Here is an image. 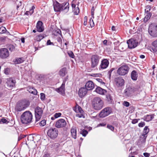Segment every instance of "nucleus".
Returning a JSON list of instances; mask_svg holds the SVG:
<instances>
[{
  "label": "nucleus",
  "instance_id": "f257e3e1",
  "mask_svg": "<svg viewBox=\"0 0 157 157\" xmlns=\"http://www.w3.org/2000/svg\"><path fill=\"white\" fill-rule=\"evenodd\" d=\"M69 4L68 2H64L60 4L57 2H54L53 7L56 12L60 11L61 10H64L65 12H67L69 9Z\"/></svg>",
  "mask_w": 157,
  "mask_h": 157
},
{
  "label": "nucleus",
  "instance_id": "f03ea898",
  "mask_svg": "<svg viewBox=\"0 0 157 157\" xmlns=\"http://www.w3.org/2000/svg\"><path fill=\"white\" fill-rule=\"evenodd\" d=\"M104 105L103 101L99 97H95L93 100L92 105L93 108L96 110L102 109Z\"/></svg>",
  "mask_w": 157,
  "mask_h": 157
},
{
  "label": "nucleus",
  "instance_id": "7ed1b4c3",
  "mask_svg": "<svg viewBox=\"0 0 157 157\" xmlns=\"http://www.w3.org/2000/svg\"><path fill=\"white\" fill-rule=\"evenodd\" d=\"M33 118L31 113L29 111L24 112L21 116V121L23 124H27L30 123Z\"/></svg>",
  "mask_w": 157,
  "mask_h": 157
},
{
  "label": "nucleus",
  "instance_id": "20e7f679",
  "mask_svg": "<svg viewBox=\"0 0 157 157\" xmlns=\"http://www.w3.org/2000/svg\"><path fill=\"white\" fill-rule=\"evenodd\" d=\"M29 105V102L25 101H22L18 102L15 109L17 111H21L24 110Z\"/></svg>",
  "mask_w": 157,
  "mask_h": 157
},
{
  "label": "nucleus",
  "instance_id": "39448f33",
  "mask_svg": "<svg viewBox=\"0 0 157 157\" xmlns=\"http://www.w3.org/2000/svg\"><path fill=\"white\" fill-rule=\"evenodd\" d=\"M149 34L152 37H157V24H151L149 26L148 29Z\"/></svg>",
  "mask_w": 157,
  "mask_h": 157
},
{
  "label": "nucleus",
  "instance_id": "423d86ee",
  "mask_svg": "<svg viewBox=\"0 0 157 157\" xmlns=\"http://www.w3.org/2000/svg\"><path fill=\"white\" fill-rule=\"evenodd\" d=\"M129 70L128 66L125 64L121 66L118 69L117 73L120 75L124 76L128 73Z\"/></svg>",
  "mask_w": 157,
  "mask_h": 157
},
{
  "label": "nucleus",
  "instance_id": "0eeeda50",
  "mask_svg": "<svg viewBox=\"0 0 157 157\" xmlns=\"http://www.w3.org/2000/svg\"><path fill=\"white\" fill-rule=\"evenodd\" d=\"M48 136L51 139H54L56 138L58 134V131L55 128H51L47 132Z\"/></svg>",
  "mask_w": 157,
  "mask_h": 157
},
{
  "label": "nucleus",
  "instance_id": "6e6552de",
  "mask_svg": "<svg viewBox=\"0 0 157 157\" xmlns=\"http://www.w3.org/2000/svg\"><path fill=\"white\" fill-rule=\"evenodd\" d=\"M73 110L76 113V116L79 118H85L84 116V112L81 107L77 104L73 108Z\"/></svg>",
  "mask_w": 157,
  "mask_h": 157
},
{
  "label": "nucleus",
  "instance_id": "1a4fd4ad",
  "mask_svg": "<svg viewBox=\"0 0 157 157\" xmlns=\"http://www.w3.org/2000/svg\"><path fill=\"white\" fill-rule=\"evenodd\" d=\"M112 112V109L111 108L107 107L102 109L99 114V116L100 117L104 118L109 115Z\"/></svg>",
  "mask_w": 157,
  "mask_h": 157
},
{
  "label": "nucleus",
  "instance_id": "9d476101",
  "mask_svg": "<svg viewBox=\"0 0 157 157\" xmlns=\"http://www.w3.org/2000/svg\"><path fill=\"white\" fill-rule=\"evenodd\" d=\"M100 59V57L96 55H93L91 56V67H92L94 68L98 65Z\"/></svg>",
  "mask_w": 157,
  "mask_h": 157
},
{
  "label": "nucleus",
  "instance_id": "9b49d317",
  "mask_svg": "<svg viewBox=\"0 0 157 157\" xmlns=\"http://www.w3.org/2000/svg\"><path fill=\"white\" fill-rule=\"evenodd\" d=\"M139 88L137 87H134L131 88L130 87H128L124 90V94L125 96L129 97L135 92H139Z\"/></svg>",
  "mask_w": 157,
  "mask_h": 157
},
{
  "label": "nucleus",
  "instance_id": "f8f14e48",
  "mask_svg": "<svg viewBox=\"0 0 157 157\" xmlns=\"http://www.w3.org/2000/svg\"><path fill=\"white\" fill-rule=\"evenodd\" d=\"M36 121H38L41 117L43 113L42 108L37 107H36L35 110Z\"/></svg>",
  "mask_w": 157,
  "mask_h": 157
},
{
  "label": "nucleus",
  "instance_id": "ddd939ff",
  "mask_svg": "<svg viewBox=\"0 0 157 157\" xmlns=\"http://www.w3.org/2000/svg\"><path fill=\"white\" fill-rule=\"evenodd\" d=\"M9 55V52L7 49L2 48L0 49V57L1 58H6Z\"/></svg>",
  "mask_w": 157,
  "mask_h": 157
},
{
  "label": "nucleus",
  "instance_id": "4468645a",
  "mask_svg": "<svg viewBox=\"0 0 157 157\" xmlns=\"http://www.w3.org/2000/svg\"><path fill=\"white\" fill-rule=\"evenodd\" d=\"M67 124L65 120L63 119H60L57 121L56 123L55 126L57 128L65 127Z\"/></svg>",
  "mask_w": 157,
  "mask_h": 157
},
{
  "label": "nucleus",
  "instance_id": "2eb2a0df",
  "mask_svg": "<svg viewBox=\"0 0 157 157\" xmlns=\"http://www.w3.org/2000/svg\"><path fill=\"white\" fill-rule=\"evenodd\" d=\"M65 81H63L60 87L59 88L56 89L55 90L56 91L63 96H64L65 94Z\"/></svg>",
  "mask_w": 157,
  "mask_h": 157
},
{
  "label": "nucleus",
  "instance_id": "dca6fc26",
  "mask_svg": "<svg viewBox=\"0 0 157 157\" xmlns=\"http://www.w3.org/2000/svg\"><path fill=\"white\" fill-rule=\"evenodd\" d=\"M128 47L129 48H134L137 46L138 44L137 42L133 39H130L127 41Z\"/></svg>",
  "mask_w": 157,
  "mask_h": 157
},
{
  "label": "nucleus",
  "instance_id": "f3484780",
  "mask_svg": "<svg viewBox=\"0 0 157 157\" xmlns=\"http://www.w3.org/2000/svg\"><path fill=\"white\" fill-rule=\"evenodd\" d=\"M115 82L116 85L118 87H121L124 85V81L121 77L115 78Z\"/></svg>",
  "mask_w": 157,
  "mask_h": 157
},
{
  "label": "nucleus",
  "instance_id": "a211bd4d",
  "mask_svg": "<svg viewBox=\"0 0 157 157\" xmlns=\"http://www.w3.org/2000/svg\"><path fill=\"white\" fill-rule=\"evenodd\" d=\"M149 130L147 126H145L144 128L143 133L140 137V138H142V141L143 142H145L146 139L147 137V134L149 132Z\"/></svg>",
  "mask_w": 157,
  "mask_h": 157
},
{
  "label": "nucleus",
  "instance_id": "6ab92c4d",
  "mask_svg": "<svg viewBox=\"0 0 157 157\" xmlns=\"http://www.w3.org/2000/svg\"><path fill=\"white\" fill-rule=\"evenodd\" d=\"M88 90L85 87L81 88L78 91V94L81 98L84 97L87 93Z\"/></svg>",
  "mask_w": 157,
  "mask_h": 157
},
{
  "label": "nucleus",
  "instance_id": "aec40b11",
  "mask_svg": "<svg viewBox=\"0 0 157 157\" xmlns=\"http://www.w3.org/2000/svg\"><path fill=\"white\" fill-rule=\"evenodd\" d=\"M16 81L13 80L11 78H9L7 79L6 84L7 86L10 89H11L15 86Z\"/></svg>",
  "mask_w": 157,
  "mask_h": 157
},
{
  "label": "nucleus",
  "instance_id": "412c9836",
  "mask_svg": "<svg viewBox=\"0 0 157 157\" xmlns=\"http://www.w3.org/2000/svg\"><path fill=\"white\" fill-rule=\"evenodd\" d=\"M94 87V84L91 81H88L85 85V87L88 90H92Z\"/></svg>",
  "mask_w": 157,
  "mask_h": 157
},
{
  "label": "nucleus",
  "instance_id": "4be33fe9",
  "mask_svg": "<svg viewBox=\"0 0 157 157\" xmlns=\"http://www.w3.org/2000/svg\"><path fill=\"white\" fill-rule=\"evenodd\" d=\"M109 64L108 60L106 59H104L101 61L100 65V68L102 69L106 68L108 67Z\"/></svg>",
  "mask_w": 157,
  "mask_h": 157
},
{
  "label": "nucleus",
  "instance_id": "5701e85b",
  "mask_svg": "<svg viewBox=\"0 0 157 157\" xmlns=\"http://www.w3.org/2000/svg\"><path fill=\"white\" fill-rule=\"evenodd\" d=\"M43 23L41 21H38L36 25V30L39 32H43L44 30V28L43 26Z\"/></svg>",
  "mask_w": 157,
  "mask_h": 157
},
{
  "label": "nucleus",
  "instance_id": "b1692460",
  "mask_svg": "<svg viewBox=\"0 0 157 157\" xmlns=\"http://www.w3.org/2000/svg\"><path fill=\"white\" fill-rule=\"evenodd\" d=\"M71 6L74 14L78 15L79 12V10L78 6L76 7V5L72 3L71 4Z\"/></svg>",
  "mask_w": 157,
  "mask_h": 157
},
{
  "label": "nucleus",
  "instance_id": "393cba45",
  "mask_svg": "<svg viewBox=\"0 0 157 157\" xmlns=\"http://www.w3.org/2000/svg\"><path fill=\"white\" fill-rule=\"evenodd\" d=\"M95 91L97 93L101 95L104 94L106 92L105 90L102 89L99 87H98L96 88Z\"/></svg>",
  "mask_w": 157,
  "mask_h": 157
},
{
  "label": "nucleus",
  "instance_id": "a878e982",
  "mask_svg": "<svg viewBox=\"0 0 157 157\" xmlns=\"http://www.w3.org/2000/svg\"><path fill=\"white\" fill-rule=\"evenodd\" d=\"M154 114L147 115L144 116L143 118L144 121L147 122L151 121L152 119L154 118Z\"/></svg>",
  "mask_w": 157,
  "mask_h": 157
},
{
  "label": "nucleus",
  "instance_id": "bb28decb",
  "mask_svg": "<svg viewBox=\"0 0 157 157\" xmlns=\"http://www.w3.org/2000/svg\"><path fill=\"white\" fill-rule=\"evenodd\" d=\"M72 137L75 139L76 138V128L75 127H72L71 131Z\"/></svg>",
  "mask_w": 157,
  "mask_h": 157
},
{
  "label": "nucleus",
  "instance_id": "cd10ccee",
  "mask_svg": "<svg viewBox=\"0 0 157 157\" xmlns=\"http://www.w3.org/2000/svg\"><path fill=\"white\" fill-rule=\"evenodd\" d=\"M27 90L30 93L35 95H37V90L33 87H28L27 88Z\"/></svg>",
  "mask_w": 157,
  "mask_h": 157
},
{
  "label": "nucleus",
  "instance_id": "c85d7f7f",
  "mask_svg": "<svg viewBox=\"0 0 157 157\" xmlns=\"http://www.w3.org/2000/svg\"><path fill=\"white\" fill-rule=\"evenodd\" d=\"M137 72L135 71H133L131 74L132 79L133 80H136L138 77Z\"/></svg>",
  "mask_w": 157,
  "mask_h": 157
},
{
  "label": "nucleus",
  "instance_id": "c756f323",
  "mask_svg": "<svg viewBox=\"0 0 157 157\" xmlns=\"http://www.w3.org/2000/svg\"><path fill=\"white\" fill-rule=\"evenodd\" d=\"M35 8L34 6H33L32 8L29 11H27L25 12V14L26 15H31L34 12V10Z\"/></svg>",
  "mask_w": 157,
  "mask_h": 157
},
{
  "label": "nucleus",
  "instance_id": "7c9ffc66",
  "mask_svg": "<svg viewBox=\"0 0 157 157\" xmlns=\"http://www.w3.org/2000/svg\"><path fill=\"white\" fill-rule=\"evenodd\" d=\"M24 61L23 58H19L16 59L15 61V64H19L23 63Z\"/></svg>",
  "mask_w": 157,
  "mask_h": 157
},
{
  "label": "nucleus",
  "instance_id": "2f4dec72",
  "mask_svg": "<svg viewBox=\"0 0 157 157\" xmlns=\"http://www.w3.org/2000/svg\"><path fill=\"white\" fill-rule=\"evenodd\" d=\"M66 69L63 68L59 72V75L62 76H64L66 75Z\"/></svg>",
  "mask_w": 157,
  "mask_h": 157
},
{
  "label": "nucleus",
  "instance_id": "473e14b6",
  "mask_svg": "<svg viewBox=\"0 0 157 157\" xmlns=\"http://www.w3.org/2000/svg\"><path fill=\"white\" fill-rule=\"evenodd\" d=\"M44 38V36L42 34H40L36 36L35 40L37 41H40Z\"/></svg>",
  "mask_w": 157,
  "mask_h": 157
},
{
  "label": "nucleus",
  "instance_id": "72a5a7b5",
  "mask_svg": "<svg viewBox=\"0 0 157 157\" xmlns=\"http://www.w3.org/2000/svg\"><path fill=\"white\" fill-rule=\"evenodd\" d=\"M6 31V28L3 26H2L0 28V33H5Z\"/></svg>",
  "mask_w": 157,
  "mask_h": 157
},
{
  "label": "nucleus",
  "instance_id": "f704fd0d",
  "mask_svg": "<svg viewBox=\"0 0 157 157\" xmlns=\"http://www.w3.org/2000/svg\"><path fill=\"white\" fill-rule=\"evenodd\" d=\"M7 48L11 51L14 50L15 48V47L12 44L9 45Z\"/></svg>",
  "mask_w": 157,
  "mask_h": 157
},
{
  "label": "nucleus",
  "instance_id": "c9c22d12",
  "mask_svg": "<svg viewBox=\"0 0 157 157\" xmlns=\"http://www.w3.org/2000/svg\"><path fill=\"white\" fill-rule=\"evenodd\" d=\"M106 99L107 101L109 102V103H110L112 101V97L109 94H108L106 95Z\"/></svg>",
  "mask_w": 157,
  "mask_h": 157
},
{
  "label": "nucleus",
  "instance_id": "e433bc0d",
  "mask_svg": "<svg viewBox=\"0 0 157 157\" xmlns=\"http://www.w3.org/2000/svg\"><path fill=\"white\" fill-rule=\"evenodd\" d=\"M46 124V121L45 120H42L40 123V126H43Z\"/></svg>",
  "mask_w": 157,
  "mask_h": 157
},
{
  "label": "nucleus",
  "instance_id": "4c0bfd02",
  "mask_svg": "<svg viewBox=\"0 0 157 157\" xmlns=\"http://www.w3.org/2000/svg\"><path fill=\"white\" fill-rule=\"evenodd\" d=\"M95 10V9L94 8V6H93L91 8V16L93 18H94V11Z\"/></svg>",
  "mask_w": 157,
  "mask_h": 157
},
{
  "label": "nucleus",
  "instance_id": "58836bf2",
  "mask_svg": "<svg viewBox=\"0 0 157 157\" xmlns=\"http://www.w3.org/2000/svg\"><path fill=\"white\" fill-rule=\"evenodd\" d=\"M151 16V15L150 13L147 15L146 16L144 17V21H147L149 19H150Z\"/></svg>",
  "mask_w": 157,
  "mask_h": 157
},
{
  "label": "nucleus",
  "instance_id": "ea45409f",
  "mask_svg": "<svg viewBox=\"0 0 157 157\" xmlns=\"http://www.w3.org/2000/svg\"><path fill=\"white\" fill-rule=\"evenodd\" d=\"M90 24L91 27L94 26V25L93 20L92 18L90 19Z\"/></svg>",
  "mask_w": 157,
  "mask_h": 157
},
{
  "label": "nucleus",
  "instance_id": "a19ab883",
  "mask_svg": "<svg viewBox=\"0 0 157 157\" xmlns=\"http://www.w3.org/2000/svg\"><path fill=\"white\" fill-rule=\"evenodd\" d=\"M61 113H56L54 114V117L55 118H57L60 117Z\"/></svg>",
  "mask_w": 157,
  "mask_h": 157
},
{
  "label": "nucleus",
  "instance_id": "79ce46f5",
  "mask_svg": "<svg viewBox=\"0 0 157 157\" xmlns=\"http://www.w3.org/2000/svg\"><path fill=\"white\" fill-rule=\"evenodd\" d=\"M40 99L42 100H44L45 98V95L44 93H41L40 94Z\"/></svg>",
  "mask_w": 157,
  "mask_h": 157
},
{
  "label": "nucleus",
  "instance_id": "37998d69",
  "mask_svg": "<svg viewBox=\"0 0 157 157\" xmlns=\"http://www.w3.org/2000/svg\"><path fill=\"white\" fill-rule=\"evenodd\" d=\"M97 80L98 82L100 83L101 84L103 85H105V82L102 81V80L100 78H98L97 79Z\"/></svg>",
  "mask_w": 157,
  "mask_h": 157
},
{
  "label": "nucleus",
  "instance_id": "c03bdc74",
  "mask_svg": "<svg viewBox=\"0 0 157 157\" xmlns=\"http://www.w3.org/2000/svg\"><path fill=\"white\" fill-rule=\"evenodd\" d=\"M152 45L155 47H157V39L152 42Z\"/></svg>",
  "mask_w": 157,
  "mask_h": 157
},
{
  "label": "nucleus",
  "instance_id": "a18cd8bd",
  "mask_svg": "<svg viewBox=\"0 0 157 157\" xmlns=\"http://www.w3.org/2000/svg\"><path fill=\"white\" fill-rule=\"evenodd\" d=\"M145 125V123L144 122H141L138 124L139 127H143Z\"/></svg>",
  "mask_w": 157,
  "mask_h": 157
},
{
  "label": "nucleus",
  "instance_id": "49530a36",
  "mask_svg": "<svg viewBox=\"0 0 157 157\" xmlns=\"http://www.w3.org/2000/svg\"><path fill=\"white\" fill-rule=\"evenodd\" d=\"M107 128L112 131H113L114 130V127L111 125L108 124L107 126Z\"/></svg>",
  "mask_w": 157,
  "mask_h": 157
},
{
  "label": "nucleus",
  "instance_id": "de8ad7c7",
  "mask_svg": "<svg viewBox=\"0 0 157 157\" xmlns=\"http://www.w3.org/2000/svg\"><path fill=\"white\" fill-rule=\"evenodd\" d=\"M68 54L69 55V56L71 58H73L74 57V55L73 53L72 52H68Z\"/></svg>",
  "mask_w": 157,
  "mask_h": 157
},
{
  "label": "nucleus",
  "instance_id": "09e8293b",
  "mask_svg": "<svg viewBox=\"0 0 157 157\" xmlns=\"http://www.w3.org/2000/svg\"><path fill=\"white\" fill-rule=\"evenodd\" d=\"M87 133L88 132L86 130L82 131V134L83 136H85Z\"/></svg>",
  "mask_w": 157,
  "mask_h": 157
},
{
  "label": "nucleus",
  "instance_id": "8fccbe9b",
  "mask_svg": "<svg viewBox=\"0 0 157 157\" xmlns=\"http://www.w3.org/2000/svg\"><path fill=\"white\" fill-rule=\"evenodd\" d=\"M123 105L126 107H128L129 105V103L126 101H124Z\"/></svg>",
  "mask_w": 157,
  "mask_h": 157
},
{
  "label": "nucleus",
  "instance_id": "3c124183",
  "mask_svg": "<svg viewBox=\"0 0 157 157\" xmlns=\"http://www.w3.org/2000/svg\"><path fill=\"white\" fill-rule=\"evenodd\" d=\"M28 140H30V141H33V136L31 135H30L28 137Z\"/></svg>",
  "mask_w": 157,
  "mask_h": 157
},
{
  "label": "nucleus",
  "instance_id": "603ef678",
  "mask_svg": "<svg viewBox=\"0 0 157 157\" xmlns=\"http://www.w3.org/2000/svg\"><path fill=\"white\" fill-rule=\"evenodd\" d=\"M138 122V120L137 119H133L132 121V123L133 124H135L137 123Z\"/></svg>",
  "mask_w": 157,
  "mask_h": 157
},
{
  "label": "nucleus",
  "instance_id": "864d4df0",
  "mask_svg": "<svg viewBox=\"0 0 157 157\" xmlns=\"http://www.w3.org/2000/svg\"><path fill=\"white\" fill-rule=\"evenodd\" d=\"M47 45H53V43L51 42L50 40H48L47 43Z\"/></svg>",
  "mask_w": 157,
  "mask_h": 157
},
{
  "label": "nucleus",
  "instance_id": "5fc2aeb1",
  "mask_svg": "<svg viewBox=\"0 0 157 157\" xmlns=\"http://www.w3.org/2000/svg\"><path fill=\"white\" fill-rule=\"evenodd\" d=\"M143 155L145 157H149L150 156V154L147 153H144Z\"/></svg>",
  "mask_w": 157,
  "mask_h": 157
},
{
  "label": "nucleus",
  "instance_id": "6e6d98bb",
  "mask_svg": "<svg viewBox=\"0 0 157 157\" xmlns=\"http://www.w3.org/2000/svg\"><path fill=\"white\" fill-rule=\"evenodd\" d=\"M1 121L3 123H6L7 122V120L6 119L4 118H3L2 119H1Z\"/></svg>",
  "mask_w": 157,
  "mask_h": 157
},
{
  "label": "nucleus",
  "instance_id": "4d7b16f0",
  "mask_svg": "<svg viewBox=\"0 0 157 157\" xmlns=\"http://www.w3.org/2000/svg\"><path fill=\"white\" fill-rule=\"evenodd\" d=\"M151 52H156L157 51V50L155 48H151Z\"/></svg>",
  "mask_w": 157,
  "mask_h": 157
},
{
  "label": "nucleus",
  "instance_id": "13d9d810",
  "mask_svg": "<svg viewBox=\"0 0 157 157\" xmlns=\"http://www.w3.org/2000/svg\"><path fill=\"white\" fill-rule=\"evenodd\" d=\"M147 7H148V8H147V9H148V10L146 11V9H145V12H147V13L149 12L150 11V10H151V7L150 6H147Z\"/></svg>",
  "mask_w": 157,
  "mask_h": 157
},
{
  "label": "nucleus",
  "instance_id": "bf43d9fd",
  "mask_svg": "<svg viewBox=\"0 0 157 157\" xmlns=\"http://www.w3.org/2000/svg\"><path fill=\"white\" fill-rule=\"evenodd\" d=\"M43 157H50V156L49 154H45Z\"/></svg>",
  "mask_w": 157,
  "mask_h": 157
},
{
  "label": "nucleus",
  "instance_id": "052dcab7",
  "mask_svg": "<svg viewBox=\"0 0 157 157\" xmlns=\"http://www.w3.org/2000/svg\"><path fill=\"white\" fill-rule=\"evenodd\" d=\"M17 4V5L19 6H21L22 5V2L21 1H20Z\"/></svg>",
  "mask_w": 157,
  "mask_h": 157
},
{
  "label": "nucleus",
  "instance_id": "680f3d73",
  "mask_svg": "<svg viewBox=\"0 0 157 157\" xmlns=\"http://www.w3.org/2000/svg\"><path fill=\"white\" fill-rule=\"evenodd\" d=\"M106 125V124L104 123H100L99 124V126H105Z\"/></svg>",
  "mask_w": 157,
  "mask_h": 157
},
{
  "label": "nucleus",
  "instance_id": "e2e57ef3",
  "mask_svg": "<svg viewBox=\"0 0 157 157\" xmlns=\"http://www.w3.org/2000/svg\"><path fill=\"white\" fill-rule=\"evenodd\" d=\"M111 29L112 31H115L116 30V28L114 26H112Z\"/></svg>",
  "mask_w": 157,
  "mask_h": 157
},
{
  "label": "nucleus",
  "instance_id": "0e129e2a",
  "mask_svg": "<svg viewBox=\"0 0 157 157\" xmlns=\"http://www.w3.org/2000/svg\"><path fill=\"white\" fill-rule=\"evenodd\" d=\"M24 137L23 136H20L18 138V140H20L22 138H23Z\"/></svg>",
  "mask_w": 157,
  "mask_h": 157
},
{
  "label": "nucleus",
  "instance_id": "69168bd1",
  "mask_svg": "<svg viewBox=\"0 0 157 157\" xmlns=\"http://www.w3.org/2000/svg\"><path fill=\"white\" fill-rule=\"evenodd\" d=\"M21 42L23 43L25 42V38H22L21 39Z\"/></svg>",
  "mask_w": 157,
  "mask_h": 157
},
{
  "label": "nucleus",
  "instance_id": "338daca9",
  "mask_svg": "<svg viewBox=\"0 0 157 157\" xmlns=\"http://www.w3.org/2000/svg\"><path fill=\"white\" fill-rule=\"evenodd\" d=\"M107 42V41L106 40H104L103 41V44L105 45L106 44Z\"/></svg>",
  "mask_w": 157,
  "mask_h": 157
},
{
  "label": "nucleus",
  "instance_id": "774afa93",
  "mask_svg": "<svg viewBox=\"0 0 157 157\" xmlns=\"http://www.w3.org/2000/svg\"><path fill=\"white\" fill-rule=\"evenodd\" d=\"M145 57V56L144 55H141L140 56V57L141 59H144Z\"/></svg>",
  "mask_w": 157,
  "mask_h": 157
}]
</instances>
